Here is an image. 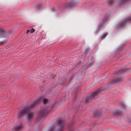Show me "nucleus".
I'll return each instance as SVG.
<instances>
[{"mask_svg":"<svg viewBox=\"0 0 131 131\" xmlns=\"http://www.w3.org/2000/svg\"><path fill=\"white\" fill-rule=\"evenodd\" d=\"M41 98H39L34 102L30 106L25 108L20 111L18 114V117L19 118L21 117H23L25 115L27 114L28 115V121H29L32 119L34 115V113L31 112L30 109L33 107L41 101Z\"/></svg>","mask_w":131,"mask_h":131,"instance_id":"f257e3e1","label":"nucleus"},{"mask_svg":"<svg viewBox=\"0 0 131 131\" xmlns=\"http://www.w3.org/2000/svg\"><path fill=\"white\" fill-rule=\"evenodd\" d=\"M64 122L63 118H60L57 121V125L50 128L48 131H62L64 129Z\"/></svg>","mask_w":131,"mask_h":131,"instance_id":"f03ea898","label":"nucleus"},{"mask_svg":"<svg viewBox=\"0 0 131 131\" xmlns=\"http://www.w3.org/2000/svg\"><path fill=\"white\" fill-rule=\"evenodd\" d=\"M103 90L102 88H100L98 89L92 93L91 95V99H95L97 98V96Z\"/></svg>","mask_w":131,"mask_h":131,"instance_id":"7ed1b4c3","label":"nucleus"},{"mask_svg":"<svg viewBox=\"0 0 131 131\" xmlns=\"http://www.w3.org/2000/svg\"><path fill=\"white\" fill-rule=\"evenodd\" d=\"M47 112L46 109H45L40 113L39 115L41 117H43L46 115L47 114Z\"/></svg>","mask_w":131,"mask_h":131,"instance_id":"20e7f679","label":"nucleus"},{"mask_svg":"<svg viewBox=\"0 0 131 131\" xmlns=\"http://www.w3.org/2000/svg\"><path fill=\"white\" fill-rule=\"evenodd\" d=\"M131 21V17H128L126 19V21H124L123 22H121L120 23V26L121 27H123L125 25V24L126 22L128 21Z\"/></svg>","mask_w":131,"mask_h":131,"instance_id":"39448f33","label":"nucleus"},{"mask_svg":"<svg viewBox=\"0 0 131 131\" xmlns=\"http://www.w3.org/2000/svg\"><path fill=\"white\" fill-rule=\"evenodd\" d=\"M78 3L77 2L73 1L69 3L68 4V5L70 7H72L75 6Z\"/></svg>","mask_w":131,"mask_h":131,"instance_id":"423d86ee","label":"nucleus"},{"mask_svg":"<svg viewBox=\"0 0 131 131\" xmlns=\"http://www.w3.org/2000/svg\"><path fill=\"white\" fill-rule=\"evenodd\" d=\"M22 126L21 125L17 126L14 128L13 129V130L14 131H18L20 130L22 128Z\"/></svg>","mask_w":131,"mask_h":131,"instance_id":"0eeeda50","label":"nucleus"},{"mask_svg":"<svg viewBox=\"0 0 131 131\" xmlns=\"http://www.w3.org/2000/svg\"><path fill=\"white\" fill-rule=\"evenodd\" d=\"M120 81H121V78L115 77L114 78L113 81L114 82H116Z\"/></svg>","mask_w":131,"mask_h":131,"instance_id":"6e6552de","label":"nucleus"},{"mask_svg":"<svg viewBox=\"0 0 131 131\" xmlns=\"http://www.w3.org/2000/svg\"><path fill=\"white\" fill-rule=\"evenodd\" d=\"M5 33V32L3 29H0V37H2V35Z\"/></svg>","mask_w":131,"mask_h":131,"instance_id":"1a4fd4ad","label":"nucleus"},{"mask_svg":"<svg viewBox=\"0 0 131 131\" xmlns=\"http://www.w3.org/2000/svg\"><path fill=\"white\" fill-rule=\"evenodd\" d=\"M84 67H83L79 70L80 72H82V74L83 75L85 73V71L84 70Z\"/></svg>","mask_w":131,"mask_h":131,"instance_id":"9d476101","label":"nucleus"},{"mask_svg":"<svg viewBox=\"0 0 131 131\" xmlns=\"http://www.w3.org/2000/svg\"><path fill=\"white\" fill-rule=\"evenodd\" d=\"M29 32L31 33H33L35 31L34 29L31 27H29Z\"/></svg>","mask_w":131,"mask_h":131,"instance_id":"9b49d317","label":"nucleus"},{"mask_svg":"<svg viewBox=\"0 0 131 131\" xmlns=\"http://www.w3.org/2000/svg\"><path fill=\"white\" fill-rule=\"evenodd\" d=\"M41 6V3L38 4L36 7V9H38L40 8Z\"/></svg>","mask_w":131,"mask_h":131,"instance_id":"f8f14e48","label":"nucleus"},{"mask_svg":"<svg viewBox=\"0 0 131 131\" xmlns=\"http://www.w3.org/2000/svg\"><path fill=\"white\" fill-rule=\"evenodd\" d=\"M6 43V41L4 40L0 41V46H3Z\"/></svg>","mask_w":131,"mask_h":131,"instance_id":"ddd939ff","label":"nucleus"},{"mask_svg":"<svg viewBox=\"0 0 131 131\" xmlns=\"http://www.w3.org/2000/svg\"><path fill=\"white\" fill-rule=\"evenodd\" d=\"M101 115L100 113L98 112H95L94 114V115L96 117H99Z\"/></svg>","mask_w":131,"mask_h":131,"instance_id":"4468645a","label":"nucleus"},{"mask_svg":"<svg viewBox=\"0 0 131 131\" xmlns=\"http://www.w3.org/2000/svg\"><path fill=\"white\" fill-rule=\"evenodd\" d=\"M108 3L110 4H112L114 2L113 0H108Z\"/></svg>","mask_w":131,"mask_h":131,"instance_id":"2eb2a0df","label":"nucleus"},{"mask_svg":"<svg viewBox=\"0 0 131 131\" xmlns=\"http://www.w3.org/2000/svg\"><path fill=\"white\" fill-rule=\"evenodd\" d=\"M48 102V100L45 99H43V102L44 104Z\"/></svg>","mask_w":131,"mask_h":131,"instance_id":"dca6fc26","label":"nucleus"},{"mask_svg":"<svg viewBox=\"0 0 131 131\" xmlns=\"http://www.w3.org/2000/svg\"><path fill=\"white\" fill-rule=\"evenodd\" d=\"M108 33H106L104 34L103 36L102 39H104L106 37Z\"/></svg>","mask_w":131,"mask_h":131,"instance_id":"f3484780","label":"nucleus"},{"mask_svg":"<svg viewBox=\"0 0 131 131\" xmlns=\"http://www.w3.org/2000/svg\"><path fill=\"white\" fill-rule=\"evenodd\" d=\"M90 99V97H86L85 98V100L86 102L87 103L88 102L89 100Z\"/></svg>","mask_w":131,"mask_h":131,"instance_id":"a211bd4d","label":"nucleus"},{"mask_svg":"<svg viewBox=\"0 0 131 131\" xmlns=\"http://www.w3.org/2000/svg\"><path fill=\"white\" fill-rule=\"evenodd\" d=\"M116 115H119L120 114V111H119L116 113Z\"/></svg>","mask_w":131,"mask_h":131,"instance_id":"6ab92c4d","label":"nucleus"},{"mask_svg":"<svg viewBox=\"0 0 131 131\" xmlns=\"http://www.w3.org/2000/svg\"><path fill=\"white\" fill-rule=\"evenodd\" d=\"M29 32V30H27V32H26V34H28Z\"/></svg>","mask_w":131,"mask_h":131,"instance_id":"aec40b11","label":"nucleus"},{"mask_svg":"<svg viewBox=\"0 0 131 131\" xmlns=\"http://www.w3.org/2000/svg\"><path fill=\"white\" fill-rule=\"evenodd\" d=\"M69 131H73V130L72 129H71Z\"/></svg>","mask_w":131,"mask_h":131,"instance_id":"412c9836","label":"nucleus"},{"mask_svg":"<svg viewBox=\"0 0 131 131\" xmlns=\"http://www.w3.org/2000/svg\"><path fill=\"white\" fill-rule=\"evenodd\" d=\"M8 47V46H7V47H6L7 48H7Z\"/></svg>","mask_w":131,"mask_h":131,"instance_id":"4be33fe9","label":"nucleus"}]
</instances>
